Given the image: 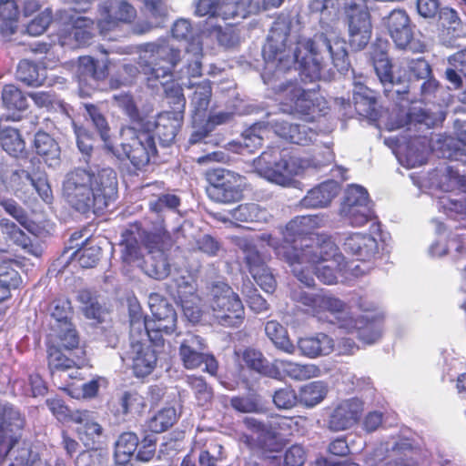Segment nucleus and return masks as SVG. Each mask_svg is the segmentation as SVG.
Instances as JSON below:
<instances>
[{"instance_id":"nucleus-1","label":"nucleus","mask_w":466,"mask_h":466,"mask_svg":"<svg viewBox=\"0 0 466 466\" xmlns=\"http://www.w3.org/2000/svg\"><path fill=\"white\" fill-rule=\"evenodd\" d=\"M63 194L66 201L77 211L104 214L117 198V177L110 168L94 173L76 167L69 171L63 182Z\"/></svg>"},{"instance_id":"nucleus-2","label":"nucleus","mask_w":466,"mask_h":466,"mask_svg":"<svg viewBox=\"0 0 466 466\" xmlns=\"http://www.w3.org/2000/svg\"><path fill=\"white\" fill-rule=\"evenodd\" d=\"M279 254L285 258L294 276L307 287L315 284L313 275L322 283H337L338 277L343 276L350 268L345 257L338 252V248L330 238L309 247L300 255L290 248H280Z\"/></svg>"},{"instance_id":"nucleus-3","label":"nucleus","mask_w":466,"mask_h":466,"mask_svg":"<svg viewBox=\"0 0 466 466\" xmlns=\"http://www.w3.org/2000/svg\"><path fill=\"white\" fill-rule=\"evenodd\" d=\"M323 53L329 56L338 71L349 68V55L344 40L330 41L324 33H317L312 38H299L294 50V60L299 65L300 75L310 82L321 77L326 66Z\"/></svg>"},{"instance_id":"nucleus-4","label":"nucleus","mask_w":466,"mask_h":466,"mask_svg":"<svg viewBox=\"0 0 466 466\" xmlns=\"http://www.w3.org/2000/svg\"><path fill=\"white\" fill-rule=\"evenodd\" d=\"M274 93L283 112L298 114L310 121L324 114L328 107L319 89H304L297 80L279 84Z\"/></svg>"},{"instance_id":"nucleus-5","label":"nucleus","mask_w":466,"mask_h":466,"mask_svg":"<svg viewBox=\"0 0 466 466\" xmlns=\"http://www.w3.org/2000/svg\"><path fill=\"white\" fill-rule=\"evenodd\" d=\"M205 177L208 183V196L213 201L232 204L243 198L247 187L244 176L223 167H215L208 169Z\"/></svg>"},{"instance_id":"nucleus-6","label":"nucleus","mask_w":466,"mask_h":466,"mask_svg":"<svg viewBox=\"0 0 466 466\" xmlns=\"http://www.w3.org/2000/svg\"><path fill=\"white\" fill-rule=\"evenodd\" d=\"M349 29V44L352 50L364 49L372 35L371 15L368 0H341Z\"/></svg>"},{"instance_id":"nucleus-7","label":"nucleus","mask_w":466,"mask_h":466,"mask_svg":"<svg viewBox=\"0 0 466 466\" xmlns=\"http://www.w3.org/2000/svg\"><path fill=\"white\" fill-rule=\"evenodd\" d=\"M210 307L217 322L224 327H238L245 318L244 306L238 295L224 282L211 287Z\"/></svg>"},{"instance_id":"nucleus-8","label":"nucleus","mask_w":466,"mask_h":466,"mask_svg":"<svg viewBox=\"0 0 466 466\" xmlns=\"http://www.w3.org/2000/svg\"><path fill=\"white\" fill-rule=\"evenodd\" d=\"M375 44L371 52V58L380 82L384 86V95L397 106H402L403 102H410L409 93L410 89V80L400 76H395L392 71V64L388 57L386 50H378Z\"/></svg>"},{"instance_id":"nucleus-9","label":"nucleus","mask_w":466,"mask_h":466,"mask_svg":"<svg viewBox=\"0 0 466 466\" xmlns=\"http://www.w3.org/2000/svg\"><path fill=\"white\" fill-rule=\"evenodd\" d=\"M25 425V416L18 407L0 400V466L20 442Z\"/></svg>"},{"instance_id":"nucleus-10","label":"nucleus","mask_w":466,"mask_h":466,"mask_svg":"<svg viewBox=\"0 0 466 466\" xmlns=\"http://www.w3.org/2000/svg\"><path fill=\"white\" fill-rule=\"evenodd\" d=\"M323 226V217L319 215L297 216L289 220L283 231V239L275 248L277 257L285 261V258L279 254L280 248H290L300 255L309 247H315L316 244H303L308 236L314 233L317 228Z\"/></svg>"},{"instance_id":"nucleus-11","label":"nucleus","mask_w":466,"mask_h":466,"mask_svg":"<svg viewBox=\"0 0 466 466\" xmlns=\"http://www.w3.org/2000/svg\"><path fill=\"white\" fill-rule=\"evenodd\" d=\"M150 60L141 66L148 86L157 87L160 79L172 76V72L180 61V51L168 45H152Z\"/></svg>"},{"instance_id":"nucleus-12","label":"nucleus","mask_w":466,"mask_h":466,"mask_svg":"<svg viewBox=\"0 0 466 466\" xmlns=\"http://www.w3.org/2000/svg\"><path fill=\"white\" fill-rule=\"evenodd\" d=\"M128 131L130 137L121 143V152L118 149L115 152L120 154L118 159L127 158L137 169H141L157 156L155 137L147 130L128 128Z\"/></svg>"},{"instance_id":"nucleus-13","label":"nucleus","mask_w":466,"mask_h":466,"mask_svg":"<svg viewBox=\"0 0 466 466\" xmlns=\"http://www.w3.org/2000/svg\"><path fill=\"white\" fill-rule=\"evenodd\" d=\"M208 345L205 339L195 334H189L182 340L178 354L182 365L187 370H197L205 365L203 370L212 376L218 371V362L212 353L207 352Z\"/></svg>"},{"instance_id":"nucleus-14","label":"nucleus","mask_w":466,"mask_h":466,"mask_svg":"<svg viewBox=\"0 0 466 466\" xmlns=\"http://www.w3.org/2000/svg\"><path fill=\"white\" fill-rule=\"evenodd\" d=\"M291 298L295 302L304 306L308 313L319 320L326 319V313L337 316L338 314H343L347 309V304L343 300L323 291L309 293L303 290H294Z\"/></svg>"},{"instance_id":"nucleus-15","label":"nucleus","mask_w":466,"mask_h":466,"mask_svg":"<svg viewBox=\"0 0 466 466\" xmlns=\"http://www.w3.org/2000/svg\"><path fill=\"white\" fill-rule=\"evenodd\" d=\"M158 352L141 339L130 338L129 350L126 358L130 361L132 374L137 379H145L156 370Z\"/></svg>"},{"instance_id":"nucleus-16","label":"nucleus","mask_w":466,"mask_h":466,"mask_svg":"<svg viewBox=\"0 0 466 466\" xmlns=\"http://www.w3.org/2000/svg\"><path fill=\"white\" fill-rule=\"evenodd\" d=\"M129 234L137 235L140 244L149 254L164 256L165 252L173 246L171 234L167 231L163 222L147 229L142 224L135 221L129 224Z\"/></svg>"},{"instance_id":"nucleus-17","label":"nucleus","mask_w":466,"mask_h":466,"mask_svg":"<svg viewBox=\"0 0 466 466\" xmlns=\"http://www.w3.org/2000/svg\"><path fill=\"white\" fill-rule=\"evenodd\" d=\"M242 251L243 262L253 279L264 291L273 293L277 282L263 254L252 244H245Z\"/></svg>"},{"instance_id":"nucleus-18","label":"nucleus","mask_w":466,"mask_h":466,"mask_svg":"<svg viewBox=\"0 0 466 466\" xmlns=\"http://www.w3.org/2000/svg\"><path fill=\"white\" fill-rule=\"evenodd\" d=\"M287 157L288 153L279 146H268L254 159L253 165L258 173L263 177L268 178L284 177L292 174L289 158Z\"/></svg>"},{"instance_id":"nucleus-19","label":"nucleus","mask_w":466,"mask_h":466,"mask_svg":"<svg viewBox=\"0 0 466 466\" xmlns=\"http://www.w3.org/2000/svg\"><path fill=\"white\" fill-rule=\"evenodd\" d=\"M364 411V402L356 397L339 401L329 413L328 428L332 431H343L356 425Z\"/></svg>"},{"instance_id":"nucleus-20","label":"nucleus","mask_w":466,"mask_h":466,"mask_svg":"<svg viewBox=\"0 0 466 466\" xmlns=\"http://www.w3.org/2000/svg\"><path fill=\"white\" fill-rule=\"evenodd\" d=\"M130 324V338L140 339L141 337L147 336L152 349H156L159 353L165 346L164 334L171 335L176 330H168L163 329L158 324L154 322H147V319L139 311H130L129 313Z\"/></svg>"},{"instance_id":"nucleus-21","label":"nucleus","mask_w":466,"mask_h":466,"mask_svg":"<svg viewBox=\"0 0 466 466\" xmlns=\"http://www.w3.org/2000/svg\"><path fill=\"white\" fill-rule=\"evenodd\" d=\"M383 25L398 48L404 49L410 45L413 32L410 16L404 9H393L383 18Z\"/></svg>"},{"instance_id":"nucleus-22","label":"nucleus","mask_w":466,"mask_h":466,"mask_svg":"<svg viewBox=\"0 0 466 466\" xmlns=\"http://www.w3.org/2000/svg\"><path fill=\"white\" fill-rule=\"evenodd\" d=\"M320 373L319 367L315 364H301L289 360L275 359L271 378L277 380L289 378L301 381L319 377Z\"/></svg>"},{"instance_id":"nucleus-23","label":"nucleus","mask_w":466,"mask_h":466,"mask_svg":"<svg viewBox=\"0 0 466 466\" xmlns=\"http://www.w3.org/2000/svg\"><path fill=\"white\" fill-rule=\"evenodd\" d=\"M70 423L79 425L76 432L85 446L94 448L103 434L102 426L96 421L93 412L87 410H76L68 414Z\"/></svg>"},{"instance_id":"nucleus-24","label":"nucleus","mask_w":466,"mask_h":466,"mask_svg":"<svg viewBox=\"0 0 466 466\" xmlns=\"http://www.w3.org/2000/svg\"><path fill=\"white\" fill-rule=\"evenodd\" d=\"M356 112L366 118L377 119L379 116V93L366 84L354 83L352 95Z\"/></svg>"},{"instance_id":"nucleus-25","label":"nucleus","mask_w":466,"mask_h":466,"mask_svg":"<svg viewBox=\"0 0 466 466\" xmlns=\"http://www.w3.org/2000/svg\"><path fill=\"white\" fill-rule=\"evenodd\" d=\"M346 253L355 256L358 260H370L378 253L377 239L370 234L353 233L343 243Z\"/></svg>"},{"instance_id":"nucleus-26","label":"nucleus","mask_w":466,"mask_h":466,"mask_svg":"<svg viewBox=\"0 0 466 466\" xmlns=\"http://www.w3.org/2000/svg\"><path fill=\"white\" fill-rule=\"evenodd\" d=\"M275 134L289 143L308 146L315 134L305 125L291 123L287 120H278L273 124Z\"/></svg>"},{"instance_id":"nucleus-27","label":"nucleus","mask_w":466,"mask_h":466,"mask_svg":"<svg viewBox=\"0 0 466 466\" xmlns=\"http://www.w3.org/2000/svg\"><path fill=\"white\" fill-rule=\"evenodd\" d=\"M81 356L76 358L66 355L62 348L53 342H46V362L49 371H65L74 367H79L86 360V351L81 350Z\"/></svg>"},{"instance_id":"nucleus-28","label":"nucleus","mask_w":466,"mask_h":466,"mask_svg":"<svg viewBox=\"0 0 466 466\" xmlns=\"http://www.w3.org/2000/svg\"><path fill=\"white\" fill-rule=\"evenodd\" d=\"M182 123L183 116H175L172 112H162L157 116L155 132L162 146L174 143Z\"/></svg>"},{"instance_id":"nucleus-29","label":"nucleus","mask_w":466,"mask_h":466,"mask_svg":"<svg viewBox=\"0 0 466 466\" xmlns=\"http://www.w3.org/2000/svg\"><path fill=\"white\" fill-rule=\"evenodd\" d=\"M338 195L336 183L324 182L308 191L300 200V205L306 208H321L329 206Z\"/></svg>"},{"instance_id":"nucleus-30","label":"nucleus","mask_w":466,"mask_h":466,"mask_svg":"<svg viewBox=\"0 0 466 466\" xmlns=\"http://www.w3.org/2000/svg\"><path fill=\"white\" fill-rule=\"evenodd\" d=\"M76 75L79 84H87L89 80L98 82L107 77L108 67L92 56H84L78 58Z\"/></svg>"},{"instance_id":"nucleus-31","label":"nucleus","mask_w":466,"mask_h":466,"mask_svg":"<svg viewBox=\"0 0 466 466\" xmlns=\"http://www.w3.org/2000/svg\"><path fill=\"white\" fill-rule=\"evenodd\" d=\"M300 353L309 358L329 354L334 348L333 339L325 333L300 338L298 341Z\"/></svg>"},{"instance_id":"nucleus-32","label":"nucleus","mask_w":466,"mask_h":466,"mask_svg":"<svg viewBox=\"0 0 466 466\" xmlns=\"http://www.w3.org/2000/svg\"><path fill=\"white\" fill-rule=\"evenodd\" d=\"M340 326L347 329L350 332L355 331L358 339L369 344L376 342L381 336L377 323L364 317L357 319L349 318Z\"/></svg>"},{"instance_id":"nucleus-33","label":"nucleus","mask_w":466,"mask_h":466,"mask_svg":"<svg viewBox=\"0 0 466 466\" xmlns=\"http://www.w3.org/2000/svg\"><path fill=\"white\" fill-rule=\"evenodd\" d=\"M77 301L81 305L84 316L100 324L105 320L106 309L99 301L98 295L90 289H81L77 294Z\"/></svg>"},{"instance_id":"nucleus-34","label":"nucleus","mask_w":466,"mask_h":466,"mask_svg":"<svg viewBox=\"0 0 466 466\" xmlns=\"http://www.w3.org/2000/svg\"><path fill=\"white\" fill-rule=\"evenodd\" d=\"M290 28L284 22H274L263 47L264 56L269 52V58L275 59L279 53L285 50L289 37Z\"/></svg>"},{"instance_id":"nucleus-35","label":"nucleus","mask_w":466,"mask_h":466,"mask_svg":"<svg viewBox=\"0 0 466 466\" xmlns=\"http://www.w3.org/2000/svg\"><path fill=\"white\" fill-rule=\"evenodd\" d=\"M19 8L15 0H0V33L10 36L18 26Z\"/></svg>"},{"instance_id":"nucleus-36","label":"nucleus","mask_w":466,"mask_h":466,"mask_svg":"<svg viewBox=\"0 0 466 466\" xmlns=\"http://www.w3.org/2000/svg\"><path fill=\"white\" fill-rule=\"evenodd\" d=\"M150 309L152 319L147 322L158 324L163 329L168 330L177 329V315L175 309L165 299H161L157 304H151Z\"/></svg>"},{"instance_id":"nucleus-37","label":"nucleus","mask_w":466,"mask_h":466,"mask_svg":"<svg viewBox=\"0 0 466 466\" xmlns=\"http://www.w3.org/2000/svg\"><path fill=\"white\" fill-rule=\"evenodd\" d=\"M241 360L243 365L248 370L271 378L273 361L268 362L260 350L250 347L244 349L241 354Z\"/></svg>"},{"instance_id":"nucleus-38","label":"nucleus","mask_w":466,"mask_h":466,"mask_svg":"<svg viewBox=\"0 0 466 466\" xmlns=\"http://www.w3.org/2000/svg\"><path fill=\"white\" fill-rule=\"evenodd\" d=\"M85 108L89 119L100 135L101 139L105 142V148L107 152L113 154L116 157H121L119 153L115 152L114 146L109 143L110 127L106 118L101 113L100 109L93 104H86Z\"/></svg>"},{"instance_id":"nucleus-39","label":"nucleus","mask_w":466,"mask_h":466,"mask_svg":"<svg viewBox=\"0 0 466 466\" xmlns=\"http://www.w3.org/2000/svg\"><path fill=\"white\" fill-rule=\"evenodd\" d=\"M34 150L49 166L52 165L49 161L58 159L60 153L56 141L44 131H38L35 135Z\"/></svg>"},{"instance_id":"nucleus-40","label":"nucleus","mask_w":466,"mask_h":466,"mask_svg":"<svg viewBox=\"0 0 466 466\" xmlns=\"http://www.w3.org/2000/svg\"><path fill=\"white\" fill-rule=\"evenodd\" d=\"M267 337L274 346L288 354L295 352V346L289 337L287 329L277 320H269L265 325Z\"/></svg>"},{"instance_id":"nucleus-41","label":"nucleus","mask_w":466,"mask_h":466,"mask_svg":"<svg viewBox=\"0 0 466 466\" xmlns=\"http://www.w3.org/2000/svg\"><path fill=\"white\" fill-rule=\"evenodd\" d=\"M0 226L8 235L9 238L26 253L35 257L40 255L38 248L32 243L31 238L15 223L3 218L0 220Z\"/></svg>"},{"instance_id":"nucleus-42","label":"nucleus","mask_w":466,"mask_h":466,"mask_svg":"<svg viewBox=\"0 0 466 466\" xmlns=\"http://www.w3.org/2000/svg\"><path fill=\"white\" fill-rule=\"evenodd\" d=\"M138 448V438L133 432H124L116 442L115 459L118 464H126L135 456Z\"/></svg>"},{"instance_id":"nucleus-43","label":"nucleus","mask_w":466,"mask_h":466,"mask_svg":"<svg viewBox=\"0 0 466 466\" xmlns=\"http://www.w3.org/2000/svg\"><path fill=\"white\" fill-rule=\"evenodd\" d=\"M16 78L27 86H39L46 79L45 70H40L35 63L24 59L18 63Z\"/></svg>"},{"instance_id":"nucleus-44","label":"nucleus","mask_w":466,"mask_h":466,"mask_svg":"<svg viewBox=\"0 0 466 466\" xmlns=\"http://www.w3.org/2000/svg\"><path fill=\"white\" fill-rule=\"evenodd\" d=\"M185 381L193 392L198 406L204 407L211 403L214 397L213 389L202 376L187 375Z\"/></svg>"},{"instance_id":"nucleus-45","label":"nucleus","mask_w":466,"mask_h":466,"mask_svg":"<svg viewBox=\"0 0 466 466\" xmlns=\"http://www.w3.org/2000/svg\"><path fill=\"white\" fill-rule=\"evenodd\" d=\"M253 0H224L219 1L215 17L224 20L241 17L245 18L249 14V7Z\"/></svg>"},{"instance_id":"nucleus-46","label":"nucleus","mask_w":466,"mask_h":466,"mask_svg":"<svg viewBox=\"0 0 466 466\" xmlns=\"http://www.w3.org/2000/svg\"><path fill=\"white\" fill-rule=\"evenodd\" d=\"M195 86L191 103L194 106V112L199 117L205 116L208 109L212 96V86L209 80H204L197 85H190L189 87Z\"/></svg>"},{"instance_id":"nucleus-47","label":"nucleus","mask_w":466,"mask_h":466,"mask_svg":"<svg viewBox=\"0 0 466 466\" xmlns=\"http://www.w3.org/2000/svg\"><path fill=\"white\" fill-rule=\"evenodd\" d=\"M327 392L323 382L312 381L299 389V401L306 407H314L325 399Z\"/></svg>"},{"instance_id":"nucleus-48","label":"nucleus","mask_w":466,"mask_h":466,"mask_svg":"<svg viewBox=\"0 0 466 466\" xmlns=\"http://www.w3.org/2000/svg\"><path fill=\"white\" fill-rule=\"evenodd\" d=\"M73 256L78 261L80 267L84 268H90L96 266L102 256V248L97 245H93L86 238L78 248Z\"/></svg>"},{"instance_id":"nucleus-49","label":"nucleus","mask_w":466,"mask_h":466,"mask_svg":"<svg viewBox=\"0 0 466 466\" xmlns=\"http://www.w3.org/2000/svg\"><path fill=\"white\" fill-rule=\"evenodd\" d=\"M177 415L173 407L163 408L147 422L148 431L154 433H161L171 428L177 421Z\"/></svg>"},{"instance_id":"nucleus-50","label":"nucleus","mask_w":466,"mask_h":466,"mask_svg":"<svg viewBox=\"0 0 466 466\" xmlns=\"http://www.w3.org/2000/svg\"><path fill=\"white\" fill-rule=\"evenodd\" d=\"M2 100L5 107L14 113L25 111L28 106L25 95L13 84L3 87Z\"/></svg>"},{"instance_id":"nucleus-51","label":"nucleus","mask_w":466,"mask_h":466,"mask_svg":"<svg viewBox=\"0 0 466 466\" xmlns=\"http://www.w3.org/2000/svg\"><path fill=\"white\" fill-rule=\"evenodd\" d=\"M160 85L164 86L165 96L171 108V110L167 112H172L175 116H183L186 107V98L182 86L174 81L171 83L160 82Z\"/></svg>"},{"instance_id":"nucleus-52","label":"nucleus","mask_w":466,"mask_h":466,"mask_svg":"<svg viewBox=\"0 0 466 466\" xmlns=\"http://www.w3.org/2000/svg\"><path fill=\"white\" fill-rule=\"evenodd\" d=\"M71 27L69 34L73 35L74 39L79 46L88 43L93 36L94 21L90 18L78 15L71 17Z\"/></svg>"},{"instance_id":"nucleus-53","label":"nucleus","mask_w":466,"mask_h":466,"mask_svg":"<svg viewBox=\"0 0 466 466\" xmlns=\"http://www.w3.org/2000/svg\"><path fill=\"white\" fill-rule=\"evenodd\" d=\"M17 268H19V264L14 259L0 261V285L10 291L17 289L22 282Z\"/></svg>"},{"instance_id":"nucleus-54","label":"nucleus","mask_w":466,"mask_h":466,"mask_svg":"<svg viewBox=\"0 0 466 466\" xmlns=\"http://www.w3.org/2000/svg\"><path fill=\"white\" fill-rule=\"evenodd\" d=\"M2 148L10 156L18 157L25 149V142L17 129L5 127L2 129Z\"/></svg>"},{"instance_id":"nucleus-55","label":"nucleus","mask_w":466,"mask_h":466,"mask_svg":"<svg viewBox=\"0 0 466 466\" xmlns=\"http://www.w3.org/2000/svg\"><path fill=\"white\" fill-rule=\"evenodd\" d=\"M264 216L265 210L256 203L240 204L231 211L232 218L239 222H258Z\"/></svg>"},{"instance_id":"nucleus-56","label":"nucleus","mask_w":466,"mask_h":466,"mask_svg":"<svg viewBox=\"0 0 466 466\" xmlns=\"http://www.w3.org/2000/svg\"><path fill=\"white\" fill-rule=\"evenodd\" d=\"M230 406L240 413H258L263 410L261 400L256 394L234 396L230 399Z\"/></svg>"},{"instance_id":"nucleus-57","label":"nucleus","mask_w":466,"mask_h":466,"mask_svg":"<svg viewBox=\"0 0 466 466\" xmlns=\"http://www.w3.org/2000/svg\"><path fill=\"white\" fill-rule=\"evenodd\" d=\"M227 458L223 446L217 441H211L208 449L200 452L199 466H221L220 463Z\"/></svg>"},{"instance_id":"nucleus-58","label":"nucleus","mask_w":466,"mask_h":466,"mask_svg":"<svg viewBox=\"0 0 466 466\" xmlns=\"http://www.w3.org/2000/svg\"><path fill=\"white\" fill-rule=\"evenodd\" d=\"M437 26L442 35L454 33L461 25V19L458 13L451 7H442L438 13Z\"/></svg>"},{"instance_id":"nucleus-59","label":"nucleus","mask_w":466,"mask_h":466,"mask_svg":"<svg viewBox=\"0 0 466 466\" xmlns=\"http://www.w3.org/2000/svg\"><path fill=\"white\" fill-rule=\"evenodd\" d=\"M59 345L65 350L71 352L79 348L80 337L73 323L59 327L57 334Z\"/></svg>"},{"instance_id":"nucleus-60","label":"nucleus","mask_w":466,"mask_h":466,"mask_svg":"<svg viewBox=\"0 0 466 466\" xmlns=\"http://www.w3.org/2000/svg\"><path fill=\"white\" fill-rule=\"evenodd\" d=\"M136 9L130 4L127 2H121L118 5L116 16L111 17L108 15L109 19L100 21V25L103 28L112 29L117 25L118 22L131 23L136 17Z\"/></svg>"},{"instance_id":"nucleus-61","label":"nucleus","mask_w":466,"mask_h":466,"mask_svg":"<svg viewBox=\"0 0 466 466\" xmlns=\"http://www.w3.org/2000/svg\"><path fill=\"white\" fill-rule=\"evenodd\" d=\"M440 188L446 192L456 188L466 191V177L461 175L454 167L449 166L446 167L445 174L440 181Z\"/></svg>"},{"instance_id":"nucleus-62","label":"nucleus","mask_w":466,"mask_h":466,"mask_svg":"<svg viewBox=\"0 0 466 466\" xmlns=\"http://www.w3.org/2000/svg\"><path fill=\"white\" fill-rule=\"evenodd\" d=\"M364 204H370V199L367 189L359 185H350L346 189L344 198V209L349 208H358Z\"/></svg>"},{"instance_id":"nucleus-63","label":"nucleus","mask_w":466,"mask_h":466,"mask_svg":"<svg viewBox=\"0 0 466 466\" xmlns=\"http://www.w3.org/2000/svg\"><path fill=\"white\" fill-rule=\"evenodd\" d=\"M272 400L275 406L279 410H290L299 402L298 394L290 386L275 390Z\"/></svg>"},{"instance_id":"nucleus-64","label":"nucleus","mask_w":466,"mask_h":466,"mask_svg":"<svg viewBox=\"0 0 466 466\" xmlns=\"http://www.w3.org/2000/svg\"><path fill=\"white\" fill-rule=\"evenodd\" d=\"M446 157L451 161L461 162L466 166V130L461 129L458 132V140L449 143Z\"/></svg>"}]
</instances>
